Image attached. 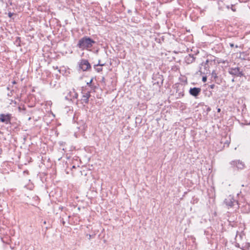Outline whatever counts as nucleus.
<instances>
[{"label":"nucleus","instance_id":"dca6fc26","mask_svg":"<svg viewBox=\"0 0 250 250\" xmlns=\"http://www.w3.org/2000/svg\"><path fill=\"white\" fill-rule=\"evenodd\" d=\"M209 87L211 88V89H213L215 87V85L214 84H211V85H210L209 86Z\"/></svg>","mask_w":250,"mask_h":250},{"label":"nucleus","instance_id":"4468645a","mask_svg":"<svg viewBox=\"0 0 250 250\" xmlns=\"http://www.w3.org/2000/svg\"><path fill=\"white\" fill-rule=\"evenodd\" d=\"M95 69H96V70L98 72H100L102 71V70H103V68H102V67L95 68Z\"/></svg>","mask_w":250,"mask_h":250},{"label":"nucleus","instance_id":"aec40b11","mask_svg":"<svg viewBox=\"0 0 250 250\" xmlns=\"http://www.w3.org/2000/svg\"><path fill=\"white\" fill-rule=\"evenodd\" d=\"M229 45L230 46V47H233L234 46V44L232 43H229Z\"/></svg>","mask_w":250,"mask_h":250},{"label":"nucleus","instance_id":"7ed1b4c3","mask_svg":"<svg viewBox=\"0 0 250 250\" xmlns=\"http://www.w3.org/2000/svg\"><path fill=\"white\" fill-rule=\"evenodd\" d=\"M79 67L83 71H87L91 69V66L87 60L82 59L79 62Z\"/></svg>","mask_w":250,"mask_h":250},{"label":"nucleus","instance_id":"4be33fe9","mask_svg":"<svg viewBox=\"0 0 250 250\" xmlns=\"http://www.w3.org/2000/svg\"><path fill=\"white\" fill-rule=\"evenodd\" d=\"M220 111H221V109H220V108H218V109H217V112H220Z\"/></svg>","mask_w":250,"mask_h":250},{"label":"nucleus","instance_id":"9d476101","mask_svg":"<svg viewBox=\"0 0 250 250\" xmlns=\"http://www.w3.org/2000/svg\"><path fill=\"white\" fill-rule=\"evenodd\" d=\"M60 221L64 226L68 227L67 225L68 224H72L73 222V220H65V221L64 220H60Z\"/></svg>","mask_w":250,"mask_h":250},{"label":"nucleus","instance_id":"f8f14e48","mask_svg":"<svg viewBox=\"0 0 250 250\" xmlns=\"http://www.w3.org/2000/svg\"><path fill=\"white\" fill-rule=\"evenodd\" d=\"M104 65H105V63H101L100 61L99 60L98 63L97 64L94 65V67L95 68L96 67H97V66H104Z\"/></svg>","mask_w":250,"mask_h":250},{"label":"nucleus","instance_id":"ddd939ff","mask_svg":"<svg viewBox=\"0 0 250 250\" xmlns=\"http://www.w3.org/2000/svg\"><path fill=\"white\" fill-rule=\"evenodd\" d=\"M95 235L86 234V236L88 237V239L90 240L92 237H95Z\"/></svg>","mask_w":250,"mask_h":250},{"label":"nucleus","instance_id":"423d86ee","mask_svg":"<svg viewBox=\"0 0 250 250\" xmlns=\"http://www.w3.org/2000/svg\"><path fill=\"white\" fill-rule=\"evenodd\" d=\"M230 164L231 165L236 167L238 169H243L245 167V164L239 160L232 161Z\"/></svg>","mask_w":250,"mask_h":250},{"label":"nucleus","instance_id":"b1692460","mask_svg":"<svg viewBox=\"0 0 250 250\" xmlns=\"http://www.w3.org/2000/svg\"><path fill=\"white\" fill-rule=\"evenodd\" d=\"M12 83H13V84H16V81H13V82H12Z\"/></svg>","mask_w":250,"mask_h":250},{"label":"nucleus","instance_id":"39448f33","mask_svg":"<svg viewBox=\"0 0 250 250\" xmlns=\"http://www.w3.org/2000/svg\"><path fill=\"white\" fill-rule=\"evenodd\" d=\"M229 72L230 74L236 76H241L242 75V72L240 71V69L238 67L229 68Z\"/></svg>","mask_w":250,"mask_h":250},{"label":"nucleus","instance_id":"5701e85b","mask_svg":"<svg viewBox=\"0 0 250 250\" xmlns=\"http://www.w3.org/2000/svg\"><path fill=\"white\" fill-rule=\"evenodd\" d=\"M208 62H209L208 60H207L206 61V64H208Z\"/></svg>","mask_w":250,"mask_h":250},{"label":"nucleus","instance_id":"f03ea898","mask_svg":"<svg viewBox=\"0 0 250 250\" xmlns=\"http://www.w3.org/2000/svg\"><path fill=\"white\" fill-rule=\"evenodd\" d=\"M224 203L226 206L230 208L232 207L234 208H237L239 207L237 202L231 196H228L225 199Z\"/></svg>","mask_w":250,"mask_h":250},{"label":"nucleus","instance_id":"20e7f679","mask_svg":"<svg viewBox=\"0 0 250 250\" xmlns=\"http://www.w3.org/2000/svg\"><path fill=\"white\" fill-rule=\"evenodd\" d=\"M12 118L11 114H0V122L5 123V124H10Z\"/></svg>","mask_w":250,"mask_h":250},{"label":"nucleus","instance_id":"f3484780","mask_svg":"<svg viewBox=\"0 0 250 250\" xmlns=\"http://www.w3.org/2000/svg\"><path fill=\"white\" fill-rule=\"evenodd\" d=\"M231 9L233 11H234V12L236 11V9L234 8V6L232 5Z\"/></svg>","mask_w":250,"mask_h":250},{"label":"nucleus","instance_id":"9b49d317","mask_svg":"<svg viewBox=\"0 0 250 250\" xmlns=\"http://www.w3.org/2000/svg\"><path fill=\"white\" fill-rule=\"evenodd\" d=\"M71 94L72 95V97L74 99H77L78 97V94L77 92H76L73 89V92H70Z\"/></svg>","mask_w":250,"mask_h":250},{"label":"nucleus","instance_id":"0eeeda50","mask_svg":"<svg viewBox=\"0 0 250 250\" xmlns=\"http://www.w3.org/2000/svg\"><path fill=\"white\" fill-rule=\"evenodd\" d=\"M201 91L200 88L193 87L190 89L189 92L191 95L196 97L200 94Z\"/></svg>","mask_w":250,"mask_h":250},{"label":"nucleus","instance_id":"393cba45","mask_svg":"<svg viewBox=\"0 0 250 250\" xmlns=\"http://www.w3.org/2000/svg\"><path fill=\"white\" fill-rule=\"evenodd\" d=\"M43 224H46V221H44Z\"/></svg>","mask_w":250,"mask_h":250},{"label":"nucleus","instance_id":"2eb2a0df","mask_svg":"<svg viewBox=\"0 0 250 250\" xmlns=\"http://www.w3.org/2000/svg\"><path fill=\"white\" fill-rule=\"evenodd\" d=\"M207 78L206 77H203V78H202V81L203 82H206L207 81Z\"/></svg>","mask_w":250,"mask_h":250},{"label":"nucleus","instance_id":"6e6552de","mask_svg":"<svg viewBox=\"0 0 250 250\" xmlns=\"http://www.w3.org/2000/svg\"><path fill=\"white\" fill-rule=\"evenodd\" d=\"M195 60V57L194 56V55L189 54L185 58V62L188 64L192 63Z\"/></svg>","mask_w":250,"mask_h":250},{"label":"nucleus","instance_id":"412c9836","mask_svg":"<svg viewBox=\"0 0 250 250\" xmlns=\"http://www.w3.org/2000/svg\"><path fill=\"white\" fill-rule=\"evenodd\" d=\"M104 80H105V78H104V77H103L102 78V81L103 82H104Z\"/></svg>","mask_w":250,"mask_h":250},{"label":"nucleus","instance_id":"6ab92c4d","mask_svg":"<svg viewBox=\"0 0 250 250\" xmlns=\"http://www.w3.org/2000/svg\"><path fill=\"white\" fill-rule=\"evenodd\" d=\"M12 15H13V14L10 12L8 13V16L9 17H11Z\"/></svg>","mask_w":250,"mask_h":250},{"label":"nucleus","instance_id":"1a4fd4ad","mask_svg":"<svg viewBox=\"0 0 250 250\" xmlns=\"http://www.w3.org/2000/svg\"><path fill=\"white\" fill-rule=\"evenodd\" d=\"M90 93L89 92H87L85 94L83 95L81 100L83 101V103H84L85 104H88L89 102V99L90 97Z\"/></svg>","mask_w":250,"mask_h":250},{"label":"nucleus","instance_id":"f257e3e1","mask_svg":"<svg viewBox=\"0 0 250 250\" xmlns=\"http://www.w3.org/2000/svg\"><path fill=\"white\" fill-rule=\"evenodd\" d=\"M96 42L87 36H84L79 40L77 46L82 50H89Z\"/></svg>","mask_w":250,"mask_h":250},{"label":"nucleus","instance_id":"a211bd4d","mask_svg":"<svg viewBox=\"0 0 250 250\" xmlns=\"http://www.w3.org/2000/svg\"><path fill=\"white\" fill-rule=\"evenodd\" d=\"M92 81H93V79H91V80L90 81V82H89V83H87V84L88 85H90V84L92 83Z\"/></svg>","mask_w":250,"mask_h":250}]
</instances>
